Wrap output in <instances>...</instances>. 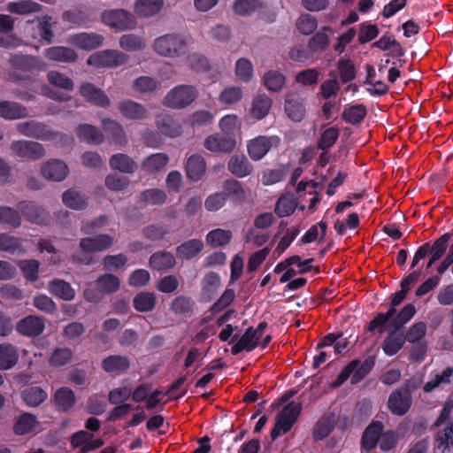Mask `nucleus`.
Here are the masks:
<instances>
[{
  "instance_id": "nucleus-1",
  "label": "nucleus",
  "mask_w": 453,
  "mask_h": 453,
  "mask_svg": "<svg viewBox=\"0 0 453 453\" xmlns=\"http://www.w3.org/2000/svg\"><path fill=\"white\" fill-rule=\"evenodd\" d=\"M187 47V39L175 34H167L158 36L153 42L154 51L157 55L170 58L186 54Z\"/></svg>"
},
{
  "instance_id": "nucleus-2",
  "label": "nucleus",
  "mask_w": 453,
  "mask_h": 453,
  "mask_svg": "<svg viewBox=\"0 0 453 453\" xmlns=\"http://www.w3.org/2000/svg\"><path fill=\"white\" fill-rule=\"evenodd\" d=\"M101 21L116 31L133 30L137 26L136 18L125 9H111L103 12Z\"/></svg>"
},
{
  "instance_id": "nucleus-3",
  "label": "nucleus",
  "mask_w": 453,
  "mask_h": 453,
  "mask_svg": "<svg viewBox=\"0 0 453 453\" xmlns=\"http://www.w3.org/2000/svg\"><path fill=\"white\" fill-rule=\"evenodd\" d=\"M128 59V55L120 50H104L90 55L87 64L96 68H113L125 65Z\"/></svg>"
},
{
  "instance_id": "nucleus-4",
  "label": "nucleus",
  "mask_w": 453,
  "mask_h": 453,
  "mask_svg": "<svg viewBox=\"0 0 453 453\" xmlns=\"http://www.w3.org/2000/svg\"><path fill=\"white\" fill-rule=\"evenodd\" d=\"M197 96L196 89L192 86L180 85L171 89L164 99V104L175 109L189 105Z\"/></svg>"
},
{
  "instance_id": "nucleus-5",
  "label": "nucleus",
  "mask_w": 453,
  "mask_h": 453,
  "mask_svg": "<svg viewBox=\"0 0 453 453\" xmlns=\"http://www.w3.org/2000/svg\"><path fill=\"white\" fill-rule=\"evenodd\" d=\"M301 411V405L295 402L288 403L277 416L275 427L271 433L272 439H276L280 434L288 432L296 421Z\"/></svg>"
},
{
  "instance_id": "nucleus-6",
  "label": "nucleus",
  "mask_w": 453,
  "mask_h": 453,
  "mask_svg": "<svg viewBox=\"0 0 453 453\" xmlns=\"http://www.w3.org/2000/svg\"><path fill=\"white\" fill-rule=\"evenodd\" d=\"M280 139L276 135H260L251 139L247 143L250 157L254 161L261 160L273 149L278 148Z\"/></svg>"
},
{
  "instance_id": "nucleus-7",
  "label": "nucleus",
  "mask_w": 453,
  "mask_h": 453,
  "mask_svg": "<svg viewBox=\"0 0 453 453\" xmlns=\"http://www.w3.org/2000/svg\"><path fill=\"white\" fill-rule=\"evenodd\" d=\"M18 131L29 137H35L41 140H54L56 142L70 141V138L61 134H54L46 126L35 122L19 123L17 126Z\"/></svg>"
},
{
  "instance_id": "nucleus-8",
  "label": "nucleus",
  "mask_w": 453,
  "mask_h": 453,
  "mask_svg": "<svg viewBox=\"0 0 453 453\" xmlns=\"http://www.w3.org/2000/svg\"><path fill=\"white\" fill-rule=\"evenodd\" d=\"M67 43L82 50H93L101 47L104 42L103 35L94 32H81L70 35Z\"/></svg>"
},
{
  "instance_id": "nucleus-9",
  "label": "nucleus",
  "mask_w": 453,
  "mask_h": 453,
  "mask_svg": "<svg viewBox=\"0 0 453 453\" xmlns=\"http://www.w3.org/2000/svg\"><path fill=\"white\" fill-rule=\"evenodd\" d=\"M11 150L19 157L39 159L45 154L42 144L31 141H16L12 142Z\"/></svg>"
},
{
  "instance_id": "nucleus-10",
  "label": "nucleus",
  "mask_w": 453,
  "mask_h": 453,
  "mask_svg": "<svg viewBox=\"0 0 453 453\" xmlns=\"http://www.w3.org/2000/svg\"><path fill=\"white\" fill-rule=\"evenodd\" d=\"M408 292L403 289L396 292L391 300L390 308L387 313H379L369 324V330L373 331L379 329L383 332L384 326L389 321L395 312V307L399 305L405 298Z\"/></svg>"
},
{
  "instance_id": "nucleus-11",
  "label": "nucleus",
  "mask_w": 453,
  "mask_h": 453,
  "mask_svg": "<svg viewBox=\"0 0 453 453\" xmlns=\"http://www.w3.org/2000/svg\"><path fill=\"white\" fill-rule=\"evenodd\" d=\"M42 175L49 180L62 181L69 173L67 165L60 159H50L41 166Z\"/></svg>"
},
{
  "instance_id": "nucleus-12",
  "label": "nucleus",
  "mask_w": 453,
  "mask_h": 453,
  "mask_svg": "<svg viewBox=\"0 0 453 453\" xmlns=\"http://www.w3.org/2000/svg\"><path fill=\"white\" fill-rule=\"evenodd\" d=\"M203 144L211 152L227 153L235 149L237 140L234 136H220L215 134L208 136Z\"/></svg>"
},
{
  "instance_id": "nucleus-13",
  "label": "nucleus",
  "mask_w": 453,
  "mask_h": 453,
  "mask_svg": "<svg viewBox=\"0 0 453 453\" xmlns=\"http://www.w3.org/2000/svg\"><path fill=\"white\" fill-rule=\"evenodd\" d=\"M164 0H135L133 14L135 18L149 19L157 15L163 9Z\"/></svg>"
},
{
  "instance_id": "nucleus-14",
  "label": "nucleus",
  "mask_w": 453,
  "mask_h": 453,
  "mask_svg": "<svg viewBox=\"0 0 453 453\" xmlns=\"http://www.w3.org/2000/svg\"><path fill=\"white\" fill-rule=\"evenodd\" d=\"M45 328V320L38 316L29 315L20 319L16 325V330L25 336H36Z\"/></svg>"
},
{
  "instance_id": "nucleus-15",
  "label": "nucleus",
  "mask_w": 453,
  "mask_h": 453,
  "mask_svg": "<svg viewBox=\"0 0 453 453\" xmlns=\"http://www.w3.org/2000/svg\"><path fill=\"white\" fill-rule=\"evenodd\" d=\"M412 403L410 392L394 391L388 398V408L395 415L402 416L411 408Z\"/></svg>"
},
{
  "instance_id": "nucleus-16",
  "label": "nucleus",
  "mask_w": 453,
  "mask_h": 453,
  "mask_svg": "<svg viewBox=\"0 0 453 453\" xmlns=\"http://www.w3.org/2000/svg\"><path fill=\"white\" fill-rule=\"evenodd\" d=\"M112 242L110 235L102 234L81 239L80 247L85 252H98L110 248Z\"/></svg>"
},
{
  "instance_id": "nucleus-17",
  "label": "nucleus",
  "mask_w": 453,
  "mask_h": 453,
  "mask_svg": "<svg viewBox=\"0 0 453 453\" xmlns=\"http://www.w3.org/2000/svg\"><path fill=\"white\" fill-rule=\"evenodd\" d=\"M80 92L83 97L96 105L101 107H108L110 105V99L104 92L91 83L82 84Z\"/></svg>"
},
{
  "instance_id": "nucleus-18",
  "label": "nucleus",
  "mask_w": 453,
  "mask_h": 453,
  "mask_svg": "<svg viewBox=\"0 0 453 453\" xmlns=\"http://www.w3.org/2000/svg\"><path fill=\"white\" fill-rule=\"evenodd\" d=\"M18 349L11 343L0 344V370L7 371L13 368L19 361Z\"/></svg>"
},
{
  "instance_id": "nucleus-19",
  "label": "nucleus",
  "mask_w": 453,
  "mask_h": 453,
  "mask_svg": "<svg viewBox=\"0 0 453 453\" xmlns=\"http://www.w3.org/2000/svg\"><path fill=\"white\" fill-rule=\"evenodd\" d=\"M45 57L56 62H74L78 58L76 51L71 48L64 46H55L48 48L44 50Z\"/></svg>"
},
{
  "instance_id": "nucleus-20",
  "label": "nucleus",
  "mask_w": 453,
  "mask_h": 453,
  "mask_svg": "<svg viewBox=\"0 0 453 453\" xmlns=\"http://www.w3.org/2000/svg\"><path fill=\"white\" fill-rule=\"evenodd\" d=\"M130 365V362L127 357L119 355H112L105 357L102 361L104 371L108 373L120 374L126 372Z\"/></svg>"
},
{
  "instance_id": "nucleus-21",
  "label": "nucleus",
  "mask_w": 453,
  "mask_h": 453,
  "mask_svg": "<svg viewBox=\"0 0 453 453\" xmlns=\"http://www.w3.org/2000/svg\"><path fill=\"white\" fill-rule=\"evenodd\" d=\"M42 6L33 0H19L10 2L6 5V11L17 15H29L39 12Z\"/></svg>"
},
{
  "instance_id": "nucleus-22",
  "label": "nucleus",
  "mask_w": 453,
  "mask_h": 453,
  "mask_svg": "<svg viewBox=\"0 0 453 453\" xmlns=\"http://www.w3.org/2000/svg\"><path fill=\"white\" fill-rule=\"evenodd\" d=\"M227 168L231 173L238 178L246 177L252 172V166L244 155H234L231 157Z\"/></svg>"
},
{
  "instance_id": "nucleus-23",
  "label": "nucleus",
  "mask_w": 453,
  "mask_h": 453,
  "mask_svg": "<svg viewBox=\"0 0 453 453\" xmlns=\"http://www.w3.org/2000/svg\"><path fill=\"white\" fill-rule=\"evenodd\" d=\"M285 111L292 120L301 121L305 114L303 99L294 95H288L285 101Z\"/></svg>"
},
{
  "instance_id": "nucleus-24",
  "label": "nucleus",
  "mask_w": 453,
  "mask_h": 453,
  "mask_svg": "<svg viewBox=\"0 0 453 453\" xmlns=\"http://www.w3.org/2000/svg\"><path fill=\"white\" fill-rule=\"evenodd\" d=\"M257 333L252 327H249L243 335L233 345L231 351L236 355L243 350L250 351L257 345Z\"/></svg>"
},
{
  "instance_id": "nucleus-25",
  "label": "nucleus",
  "mask_w": 453,
  "mask_h": 453,
  "mask_svg": "<svg viewBox=\"0 0 453 453\" xmlns=\"http://www.w3.org/2000/svg\"><path fill=\"white\" fill-rule=\"evenodd\" d=\"M37 21V32L32 36L35 39H38L40 42H45L50 43L53 39V25L52 18L46 15L36 19Z\"/></svg>"
},
{
  "instance_id": "nucleus-26",
  "label": "nucleus",
  "mask_w": 453,
  "mask_h": 453,
  "mask_svg": "<svg viewBox=\"0 0 453 453\" xmlns=\"http://www.w3.org/2000/svg\"><path fill=\"white\" fill-rule=\"evenodd\" d=\"M120 113L129 119H142L147 117V111L142 104L127 100L119 104Z\"/></svg>"
},
{
  "instance_id": "nucleus-27",
  "label": "nucleus",
  "mask_w": 453,
  "mask_h": 453,
  "mask_svg": "<svg viewBox=\"0 0 453 453\" xmlns=\"http://www.w3.org/2000/svg\"><path fill=\"white\" fill-rule=\"evenodd\" d=\"M206 165L201 156L192 155L188 158L186 172L191 180H199L204 175Z\"/></svg>"
},
{
  "instance_id": "nucleus-28",
  "label": "nucleus",
  "mask_w": 453,
  "mask_h": 453,
  "mask_svg": "<svg viewBox=\"0 0 453 453\" xmlns=\"http://www.w3.org/2000/svg\"><path fill=\"white\" fill-rule=\"evenodd\" d=\"M38 425L35 416L30 413H23L17 418L13 431L16 434L24 435L35 432Z\"/></svg>"
},
{
  "instance_id": "nucleus-29",
  "label": "nucleus",
  "mask_w": 453,
  "mask_h": 453,
  "mask_svg": "<svg viewBox=\"0 0 453 453\" xmlns=\"http://www.w3.org/2000/svg\"><path fill=\"white\" fill-rule=\"evenodd\" d=\"M75 395L72 389L66 387L58 388L54 394V403L58 411H67L75 403Z\"/></svg>"
},
{
  "instance_id": "nucleus-30",
  "label": "nucleus",
  "mask_w": 453,
  "mask_h": 453,
  "mask_svg": "<svg viewBox=\"0 0 453 453\" xmlns=\"http://www.w3.org/2000/svg\"><path fill=\"white\" fill-rule=\"evenodd\" d=\"M119 44L126 51H141L146 48V40L138 35L125 34L119 37Z\"/></svg>"
},
{
  "instance_id": "nucleus-31",
  "label": "nucleus",
  "mask_w": 453,
  "mask_h": 453,
  "mask_svg": "<svg viewBox=\"0 0 453 453\" xmlns=\"http://www.w3.org/2000/svg\"><path fill=\"white\" fill-rule=\"evenodd\" d=\"M110 165L113 170L125 173H132L136 168V163L126 154H115L110 158Z\"/></svg>"
},
{
  "instance_id": "nucleus-32",
  "label": "nucleus",
  "mask_w": 453,
  "mask_h": 453,
  "mask_svg": "<svg viewBox=\"0 0 453 453\" xmlns=\"http://www.w3.org/2000/svg\"><path fill=\"white\" fill-rule=\"evenodd\" d=\"M169 157L164 153H155L149 156L142 164V169L148 173L163 170L168 164Z\"/></svg>"
},
{
  "instance_id": "nucleus-33",
  "label": "nucleus",
  "mask_w": 453,
  "mask_h": 453,
  "mask_svg": "<svg viewBox=\"0 0 453 453\" xmlns=\"http://www.w3.org/2000/svg\"><path fill=\"white\" fill-rule=\"evenodd\" d=\"M272 102L268 96L258 95L252 102L250 113L255 119H262L268 114Z\"/></svg>"
},
{
  "instance_id": "nucleus-34",
  "label": "nucleus",
  "mask_w": 453,
  "mask_h": 453,
  "mask_svg": "<svg viewBox=\"0 0 453 453\" xmlns=\"http://www.w3.org/2000/svg\"><path fill=\"white\" fill-rule=\"evenodd\" d=\"M157 126L163 134L170 137H177L181 134L180 126L170 116H157Z\"/></svg>"
},
{
  "instance_id": "nucleus-35",
  "label": "nucleus",
  "mask_w": 453,
  "mask_h": 453,
  "mask_svg": "<svg viewBox=\"0 0 453 453\" xmlns=\"http://www.w3.org/2000/svg\"><path fill=\"white\" fill-rule=\"evenodd\" d=\"M382 428L383 426L380 422H374L365 429L362 439V445L365 449L370 450L376 446Z\"/></svg>"
},
{
  "instance_id": "nucleus-36",
  "label": "nucleus",
  "mask_w": 453,
  "mask_h": 453,
  "mask_svg": "<svg viewBox=\"0 0 453 453\" xmlns=\"http://www.w3.org/2000/svg\"><path fill=\"white\" fill-rule=\"evenodd\" d=\"M452 374L453 369L450 367H448L440 372L434 373L432 375L431 379L425 383L423 387L424 391L426 393H430L444 384H449L450 382V377Z\"/></svg>"
},
{
  "instance_id": "nucleus-37",
  "label": "nucleus",
  "mask_w": 453,
  "mask_h": 453,
  "mask_svg": "<svg viewBox=\"0 0 453 453\" xmlns=\"http://www.w3.org/2000/svg\"><path fill=\"white\" fill-rule=\"evenodd\" d=\"M297 205V202L293 195L285 194L281 196L275 205L274 212L280 217H288L291 215Z\"/></svg>"
},
{
  "instance_id": "nucleus-38",
  "label": "nucleus",
  "mask_w": 453,
  "mask_h": 453,
  "mask_svg": "<svg viewBox=\"0 0 453 453\" xmlns=\"http://www.w3.org/2000/svg\"><path fill=\"white\" fill-rule=\"evenodd\" d=\"M49 290L56 296L70 301L75 296V292L69 283L62 280H54L49 284Z\"/></svg>"
},
{
  "instance_id": "nucleus-39",
  "label": "nucleus",
  "mask_w": 453,
  "mask_h": 453,
  "mask_svg": "<svg viewBox=\"0 0 453 453\" xmlns=\"http://www.w3.org/2000/svg\"><path fill=\"white\" fill-rule=\"evenodd\" d=\"M232 236V232L230 230L217 228L207 234L206 242L213 248L223 247L229 243Z\"/></svg>"
},
{
  "instance_id": "nucleus-40",
  "label": "nucleus",
  "mask_w": 453,
  "mask_h": 453,
  "mask_svg": "<svg viewBox=\"0 0 453 453\" xmlns=\"http://www.w3.org/2000/svg\"><path fill=\"white\" fill-rule=\"evenodd\" d=\"M48 397V394L40 387H30L22 392V398L27 405L36 407L43 403Z\"/></svg>"
},
{
  "instance_id": "nucleus-41",
  "label": "nucleus",
  "mask_w": 453,
  "mask_h": 453,
  "mask_svg": "<svg viewBox=\"0 0 453 453\" xmlns=\"http://www.w3.org/2000/svg\"><path fill=\"white\" fill-rule=\"evenodd\" d=\"M435 449L441 453H450L453 450V425L436 434Z\"/></svg>"
},
{
  "instance_id": "nucleus-42",
  "label": "nucleus",
  "mask_w": 453,
  "mask_h": 453,
  "mask_svg": "<svg viewBox=\"0 0 453 453\" xmlns=\"http://www.w3.org/2000/svg\"><path fill=\"white\" fill-rule=\"evenodd\" d=\"M365 115L366 109L362 104L347 105L342 113V119L352 125L361 122Z\"/></svg>"
},
{
  "instance_id": "nucleus-43",
  "label": "nucleus",
  "mask_w": 453,
  "mask_h": 453,
  "mask_svg": "<svg viewBox=\"0 0 453 453\" xmlns=\"http://www.w3.org/2000/svg\"><path fill=\"white\" fill-rule=\"evenodd\" d=\"M134 307L140 312H146L153 310L156 304V296L150 292H140L134 298Z\"/></svg>"
},
{
  "instance_id": "nucleus-44",
  "label": "nucleus",
  "mask_w": 453,
  "mask_h": 453,
  "mask_svg": "<svg viewBox=\"0 0 453 453\" xmlns=\"http://www.w3.org/2000/svg\"><path fill=\"white\" fill-rule=\"evenodd\" d=\"M62 200L65 206L73 210H82L88 204L86 198L81 193L73 189L65 191L62 196Z\"/></svg>"
},
{
  "instance_id": "nucleus-45",
  "label": "nucleus",
  "mask_w": 453,
  "mask_h": 453,
  "mask_svg": "<svg viewBox=\"0 0 453 453\" xmlns=\"http://www.w3.org/2000/svg\"><path fill=\"white\" fill-rule=\"evenodd\" d=\"M243 96L241 87L228 86L226 87L219 94V102L224 105H233L239 103Z\"/></svg>"
},
{
  "instance_id": "nucleus-46",
  "label": "nucleus",
  "mask_w": 453,
  "mask_h": 453,
  "mask_svg": "<svg viewBox=\"0 0 453 453\" xmlns=\"http://www.w3.org/2000/svg\"><path fill=\"white\" fill-rule=\"evenodd\" d=\"M26 116V110L16 103H0V117L6 119H16Z\"/></svg>"
},
{
  "instance_id": "nucleus-47",
  "label": "nucleus",
  "mask_w": 453,
  "mask_h": 453,
  "mask_svg": "<svg viewBox=\"0 0 453 453\" xmlns=\"http://www.w3.org/2000/svg\"><path fill=\"white\" fill-rule=\"evenodd\" d=\"M202 241L197 239L189 240L177 249V255L182 258H191L203 250Z\"/></svg>"
},
{
  "instance_id": "nucleus-48",
  "label": "nucleus",
  "mask_w": 453,
  "mask_h": 453,
  "mask_svg": "<svg viewBox=\"0 0 453 453\" xmlns=\"http://www.w3.org/2000/svg\"><path fill=\"white\" fill-rule=\"evenodd\" d=\"M264 84L271 91H280L286 83L285 76L278 71H268L264 75Z\"/></svg>"
},
{
  "instance_id": "nucleus-49",
  "label": "nucleus",
  "mask_w": 453,
  "mask_h": 453,
  "mask_svg": "<svg viewBox=\"0 0 453 453\" xmlns=\"http://www.w3.org/2000/svg\"><path fill=\"white\" fill-rule=\"evenodd\" d=\"M77 135L90 143H101L103 142V134L95 127L87 124L78 127Z\"/></svg>"
},
{
  "instance_id": "nucleus-50",
  "label": "nucleus",
  "mask_w": 453,
  "mask_h": 453,
  "mask_svg": "<svg viewBox=\"0 0 453 453\" xmlns=\"http://www.w3.org/2000/svg\"><path fill=\"white\" fill-rule=\"evenodd\" d=\"M150 265L158 271L168 270L174 266V257L167 252L157 253L150 257Z\"/></svg>"
},
{
  "instance_id": "nucleus-51",
  "label": "nucleus",
  "mask_w": 453,
  "mask_h": 453,
  "mask_svg": "<svg viewBox=\"0 0 453 453\" xmlns=\"http://www.w3.org/2000/svg\"><path fill=\"white\" fill-rule=\"evenodd\" d=\"M219 127L227 136H233L232 134H234L235 131L241 129L242 122L237 115L227 114L220 119Z\"/></svg>"
},
{
  "instance_id": "nucleus-52",
  "label": "nucleus",
  "mask_w": 453,
  "mask_h": 453,
  "mask_svg": "<svg viewBox=\"0 0 453 453\" xmlns=\"http://www.w3.org/2000/svg\"><path fill=\"white\" fill-rule=\"evenodd\" d=\"M194 302L186 296H178L170 304L171 311L175 315H188L192 312Z\"/></svg>"
},
{
  "instance_id": "nucleus-53",
  "label": "nucleus",
  "mask_w": 453,
  "mask_h": 453,
  "mask_svg": "<svg viewBox=\"0 0 453 453\" xmlns=\"http://www.w3.org/2000/svg\"><path fill=\"white\" fill-rule=\"evenodd\" d=\"M236 78L242 81L248 82L253 77V65L247 58H240L235 63Z\"/></svg>"
},
{
  "instance_id": "nucleus-54",
  "label": "nucleus",
  "mask_w": 453,
  "mask_h": 453,
  "mask_svg": "<svg viewBox=\"0 0 453 453\" xmlns=\"http://www.w3.org/2000/svg\"><path fill=\"white\" fill-rule=\"evenodd\" d=\"M261 5V0H235L234 11L238 15L246 16L256 12Z\"/></svg>"
},
{
  "instance_id": "nucleus-55",
  "label": "nucleus",
  "mask_w": 453,
  "mask_h": 453,
  "mask_svg": "<svg viewBox=\"0 0 453 453\" xmlns=\"http://www.w3.org/2000/svg\"><path fill=\"white\" fill-rule=\"evenodd\" d=\"M102 125L106 132H111L115 142L124 144L127 142V137L122 126L112 119H104Z\"/></svg>"
},
{
  "instance_id": "nucleus-56",
  "label": "nucleus",
  "mask_w": 453,
  "mask_h": 453,
  "mask_svg": "<svg viewBox=\"0 0 453 453\" xmlns=\"http://www.w3.org/2000/svg\"><path fill=\"white\" fill-rule=\"evenodd\" d=\"M403 343L404 340L401 335L392 333L385 339L382 349L386 355L393 356L402 349Z\"/></svg>"
},
{
  "instance_id": "nucleus-57",
  "label": "nucleus",
  "mask_w": 453,
  "mask_h": 453,
  "mask_svg": "<svg viewBox=\"0 0 453 453\" xmlns=\"http://www.w3.org/2000/svg\"><path fill=\"white\" fill-rule=\"evenodd\" d=\"M97 288L104 293L111 294L119 288V280L112 274H104L96 281Z\"/></svg>"
},
{
  "instance_id": "nucleus-58",
  "label": "nucleus",
  "mask_w": 453,
  "mask_h": 453,
  "mask_svg": "<svg viewBox=\"0 0 453 453\" xmlns=\"http://www.w3.org/2000/svg\"><path fill=\"white\" fill-rule=\"evenodd\" d=\"M223 192L226 196H229L235 201H242L245 198V191L242 184L234 180H229L223 184Z\"/></svg>"
},
{
  "instance_id": "nucleus-59",
  "label": "nucleus",
  "mask_w": 453,
  "mask_h": 453,
  "mask_svg": "<svg viewBox=\"0 0 453 453\" xmlns=\"http://www.w3.org/2000/svg\"><path fill=\"white\" fill-rule=\"evenodd\" d=\"M326 234V224L320 221L319 224L312 226L301 238L303 243H311L316 240H322Z\"/></svg>"
},
{
  "instance_id": "nucleus-60",
  "label": "nucleus",
  "mask_w": 453,
  "mask_h": 453,
  "mask_svg": "<svg viewBox=\"0 0 453 453\" xmlns=\"http://www.w3.org/2000/svg\"><path fill=\"white\" fill-rule=\"evenodd\" d=\"M416 313V308L413 304L405 305L397 316L392 320L391 326L394 330L401 328L410 321Z\"/></svg>"
},
{
  "instance_id": "nucleus-61",
  "label": "nucleus",
  "mask_w": 453,
  "mask_h": 453,
  "mask_svg": "<svg viewBox=\"0 0 453 453\" xmlns=\"http://www.w3.org/2000/svg\"><path fill=\"white\" fill-rule=\"evenodd\" d=\"M40 264L37 260H21L19 262V267L21 270L24 277L31 281H35L38 278Z\"/></svg>"
},
{
  "instance_id": "nucleus-62",
  "label": "nucleus",
  "mask_w": 453,
  "mask_h": 453,
  "mask_svg": "<svg viewBox=\"0 0 453 453\" xmlns=\"http://www.w3.org/2000/svg\"><path fill=\"white\" fill-rule=\"evenodd\" d=\"M340 131L337 127H330L323 131L318 146L320 150H327L334 144L339 137Z\"/></svg>"
},
{
  "instance_id": "nucleus-63",
  "label": "nucleus",
  "mask_w": 453,
  "mask_h": 453,
  "mask_svg": "<svg viewBox=\"0 0 453 453\" xmlns=\"http://www.w3.org/2000/svg\"><path fill=\"white\" fill-rule=\"evenodd\" d=\"M296 27L300 33L311 35L318 27L317 19L310 14H302L296 20Z\"/></svg>"
},
{
  "instance_id": "nucleus-64",
  "label": "nucleus",
  "mask_w": 453,
  "mask_h": 453,
  "mask_svg": "<svg viewBox=\"0 0 453 453\" xmlns=\"http://www.w3.org/2000/svg\"><path fill=\"white\" fill-rule=\"evenodd\" d=\"M141 199L150 204H162L166 201V194L164 190L150 188L141 194Z\"/></svg>"
}]
</instances>
